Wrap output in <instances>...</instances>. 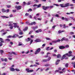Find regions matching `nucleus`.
Here are the masks:
<instances>
[{"label":"nucleus","mask_w":75,"mask_h":75,"mask_svg":"<svg viewBox=\"0 0 75 75\" xmlns=\"http://www.w3.org/2000/svg\"><path fill=\"white\" fill-rule=\"evenodd\" d=\"M74 34V33L73 32H70V34L72 35V34Z\"/></svg>","instance_id":"nucleus-64"},{"label":"nucleus","mask_w":75,"mask_h":75,"mask_svg":"<svg viewBox=\"0 0 75 75\" xmlns=\"http://www.w3.org/2000/svg\"><path fill=\"white\" fill-rule=\"evenodd\" d=\"M62 19L63 20H65L66 21H68L69 20H68V18H64V17H62Z\"/></svg>","instance_id":"nucleus-9"},{"label":"nucleus","mask_w":75,"mask_h":75,"mask_svg":"<svg viewBox=\"0 0 75 75\" xmlns=\"http://www.w3.org/2000/svg\"><path fill=\"white\" fill-rule=\"evenodd\" d=\"M42 61L43 62H47L48 61V60L47 59H44L42 60Z\"/></svg>","instance_id":"nucleus-28"},{"label":"nucleus","mask_w":75,"mask_h":75,"mask_svg":"<svg viewBox=\"0 0 75 75\" xmlns=\"http://www.w3.org/2000/svg\"><path fill=\"white\" fill-rule=\"evenodd\" d=\"M6 13H8V12H9V11H10V10L9 9H7L6 10Z\"/></svg>","instance_id":"nucleus-35"},{"label":"nucleus","mask_w":75,"mask_h":75,"mask_svg":"<svg viewBox=\"0 0 75 75\" xmlns=\"http://www.w3.org/2000/svg\"><path fill=\"white\" fill-rule=\"evenodd\" d=\"M35 25V24H36V22H32L30 24H29V25Z\"/></svg>","instance_id":"nucleus-12"},{"label":"nucleus","mask_w":75,"mask_h":75,"mask_svg":"<svg viewBox=\"0 0 75 75\" xmlns=\"http://www.w3.org/2000/svg\"><path fill=\"white\" fill-rule=\"evenodd\" d=\"M13 24H14V28H19V26L17 25V23H13Z\"/></svg>","instance_id":"nucleus-10"},{"label":"nucleus","mask_w":75,"mask_h":75,"mask_svg":"<svg viewBox=\"0 0 75 75\" xmlns=\"http://www.w3.org/2000/svg\"><path fill=\"white\" fill-rule=\"evenodd\" d=\"M55 27H57V25H54L52 27V28H54Z\"/></svg>","instance_id":"nucleus-60"},{"label":"nucleus","mask_w":75,"mask_h":75,"mask_svg":"<svg viewBox=\"0 0 75 75\" xmlns=\"http://www.w3.org/2000/svg\"><path fill=\"white\" fill-rule=\"evenodd\" d=\"M59 64V62H56V65H58Z\"/></svg>","instance_id":"nucleus-63"},{"label":"nucleus","mask_w":75,"mask_h":75,"mask_svg":"<svg viewBox=\"0 0 75 75\" xmlns=\"http://www.w3.org/2000/svg\"><path fill=\"white\" fill-rule=\"evenodd\" d=\"M41 6V4H39L38 5H37V8H40Z\"/></svg>","instance_id":"nucleus-22"},{"label":"nucleus","mask_w":75,"mask_h":75,"mask_svg":"<svg viewBox=\"0 0 75 75\" xmlns=\"http://www.w3.org/2000/svg\"><path fill=\"white\" fill-rule=\"evenodd\" d=\"M18 46H21V45H23V44H21V42H19L18 43Z\"/></svg>","instance_id":"nucleus-30"},{"label":"nucleus","mask_w":75,"mask_h":75,"mask_svg":"<svg viewBox=\"0 0 75 75\" xmlns=\"http://www.w3.org/2000/svg\"><path fill=\"white\" fill-rule=\"evenodd\" d=\"M28 40L27 39H25L26 41V42L30 41V40H31V38H28Z\"/></svg>","instance_id":"nucleus-20"},{"label":"nucleus","mask_w":75,"mask_h":75,"mask_svg":"<svg viewBox=\"0 0 75 75\" xmlns=\"http://www.w3.org/2000/svg\"><path fill=\"white\" fill-rule=\"evenodd\" d=\"M69 46L68 45H67L65 47V48H69Z\"/></svg>","instance_id":"nucleus-47"},{"label":"nucleus","mask_w":75,"mask_h":75,"mask_svg":"<svg viewBox=\"0 0 75 75\" xmlns=\"http://www.w3.org/2000/svg\"><path fill=\"white\" fill-rule=\"evenodd\" d=\"M68 65H69L68 63H67L65 64V67H66V68H67V67H68Z\"/></svg>","instance_id":"nucleus-26"},{"label":"nucleus","mask_w":75,"mask_h":75,"mask_svg":"<svg viewBox=\"0 0 75 75\" xmlns=\"http://www.w3.org/2000/svg\"><path fill=\"white\" fill-rule=\"evenodd\" d=\"M19 35H18L17 34H15L12 37V38H16V37H19Z\"/></svg>","instance_id":"nucleus-11"},{"label":"nucleus","mask_w":75,"mask_h":75,"mask_svg":"<svg viewBox=\"0 0 75 75\" xmlns=\"http://www.w3.org/2000/svg\"><path fill=\"white\" fill-rule=\"evenodd\" d=\"M9 54L10 55H12L11 54H13L14 55H17V53H16L14 52H12L11 53L9 52Z\"/></svg>","instance_id":"nucleus-17"},{"label":"nucleus","mask_w":75,"mask_h":75,"mask_svg":"<svg viewBox=\"0 0 75 75\" xmlns=\"http://www.w3.org/2000/svg\"><path fill=\"white\" fill-rule=\"evenodd\" d=\"M4 61L5 62H7V58H5L4 59Z\"/></svg>","instance_id":"nucleus-54"},{"label":"nucleus","mask_w":75,"mask_h":75,"mask_svg":"<svg viewBox=\"0 0 75 75\" xmlns=\"http://www.w3.org/2000/svg\"><path fill=\"white\" fill-rule=\"evenodd\" d=\"M0 52H1V54H3L4 52V51L3 50H0Z\"/></svg>","instance_id":"nucleus-32"},{"label":"nucleus","mask_w":75,"mask_h":75,"mask_svg":"<svg viewBox=\"0 0 75 75\" xmlns=\"http://www.w3.org/2000/svg\"><path fill=\"white\" fill-rule=\"evenodd\" d=\"M39 32V33H41V32H42V29H40L38 30Z\"/></svg>","instance_id":"nucleus-39"},{"label":"nucleus","mask_w":75,"mask_h":75,"mask_svg":"<svg viewBox=\"0 0 75 75\" xmlns=\"http://www.w3.org/2000/svg\"><path fill=\"white\" fill-rule=\"evenodd\" d=\"M33 32V31H30L29 33V34H31V33H32V32Z\"/></svg>","instance_id":"nucleus-56"},{"label":"nucleus","mask_w":75,"mask_h":75,"mask_svg":"<svg viewBox=\"0 0 75 75\" xmlns=\"http://www.w3.org/2000/svg\"><path fill=\"white\" fill-rule=\"evenodd\" d=\"M64 30H62L61 31V30H59L58 31V33H59V34H60L62 33H63V32H64Z\"/></svg>","instance_id":"nucleus-19"},{"label":"nucleus","mask_w":75,"mask_h":75,"mask_svg":"<svg viewBox=\"0 0 75 75\" xmlns=\"http://www.w3.org/2000/svg\"><path fill=\"white\" fill-rule=\"evenodd\" d=\"M10 70L11 71H14L15 69L13 68H10Z\"/></svg>","instance_id":"nucleus-18"},{"label":"nucleus","mask_w":75,"mask_h":75,"mask_svg":"<svg viewBox=\"0 0 75 75\" xmlns=\"http://www.w3.org/2000/svg\"><path fill=\"white\" fill-rule=\"evenodd\" d=\"M61 54H58L57 56V58H61Z\"/></svg>","instance_id":"nucleus-21"},{"label":"nucleus","mask_w":75,"mask_h":75,"mask_svg":"<svg viewBox=\"0 0 75 75\" xmlns=\"http://www.w3.org/2000/svg\"><path fill=\"white\" fill-rule=\"evenodd\" d=\"M59 48L60 49H64L65 48V47L64 46H60L59 47Z\"/></svg>","instance_id":"nucleus-14"},{"label":"nucleus","mask_w":75,"mask_h":75,"mask_svg":"<svg viewBox=\"0 0 75 75\" xmlns=\"http://www.w3.org/2000/svg\"><path fill=\"white\" fill-rule=\"evenodd\" d=\"M64 4H60V6H61V7L64 8L67 7H69V3H67L65 4H64Z\"/></svg>","instance_id":"nucleus-2"},{"label":"nucleus","mask_w":75,"mask_h":75,"mask_svg":"<svg viewBox=\"0 0 75 75\" xmlns=\"http://www.w3.org/2000/svg\"><path fill=\"white\" fill-rule=\"evenodd\" d=\"M25 71H27V72H28V73H29V72H32L34 71L33 70H30V69L28 68L26 69Z\"/></svg>","instance_id":"nucleus-5"},{"label":"nucleus","mask_w":75,"mask_h":75,"mask_svg":"<svg viewBox=\"0 0 75 75\" xmlns=\"http://www.w3.org/2000/svg\"><path fill=\"white\" fill-rule=\"evenodd\" d=\"M51 59V57H49L48 58V59H47V61H49L50 59Z\"/></svg>","instance_id":"nucleus-33"},{"label":"nucleus","mask_w":75,"mask_h":75,"mask_svg":"<svg viewBox=\"0 0 75 75\" xmlns=\"http://www.w3.org/2000/svg\"><path fill=\"white\" fill-rule=\"evenodd\" d=\"M11 37H12V36H11V35H9L7 37V38H11Z\"/></svg>","instance_id":"nucleus-31"},{"label":"nucleus","mask_w":75,"mask_h":75,"mask_svg":"<svg viewBox=\"0 0 75 75\" xmlns=\"http://www.w3.org/2000/svg\"><path fill=\"white\" fill-rule=\"evenodd\" d=\"M55 73H57V72H59V70H56L55 71Z\"/></svg>","instance_id":"nucleus-48"},{"label":"nucleus","mask_w":75,"mask_h":75,"mask_svg":"<svg viewBox=\"0 0 75 75\" xmlns=\"http://www.w3.org/2000/svg\"><path fill=\"white\" fill-rule=\"evenodd\" d=\"M54 7V6H49V8H53Z\"/></svg>","instance_id":"nucleus-49"},{"label":"nucleus","mask_w":75,"mask_h":75,"mask_svg":"<svg viewBox=\"0 0 75 75\" xmlns=\"http://www.w3.org/2000/svg\"><path fill=\"white\" fill-rule=\"evenodd\" d=\"M13 22H9V24L8 25V26H10L9 28H10L11 30H12L13 28V25L11 23H13Z\"/></svg>","instance_id":"nucleus-3"},{"label":"nucleus","mask_w":75,"mask_h":75,"mask_svg":"<svg viewBox=\"0 0 75 75\" xmlns=\"http://www.w3.org/2000/svg\"><path fill=\"white\" fill-rule=\"evenodd\" d=\"M44 66H45V67H48V66H50V64H47L45 65Z\"/></svg>","instance_id":"nucleus-42"},{"label":"nucleus","mask_w":75,"mask_h":75,"mask_svg":"<svg viewBox=\"0 0 75 75\" xmlns=\"http://www.w3.org/2000/svg\"><path fill=\"white\" fill-rule=\"evenodd\" d=\"M0 41L1 42H2L3 43H4V40H3V39L2 38H0Z\"/></svg>","instance_id":"nucleus-16"},{"label":"nucleus","mask_w":75,"mask_h":75,"mask_svg":"<svg viewBox=\"0 0 75 75\" xmlns=\"http://www.w3.org/2000/svg\"><path fill=\"white\" fill-rule=\"evenodd\" d=\"M59 70V71H61L62 70V68L61 67H59L58 68Z\"/></svg>","instance_id":"nucleus-58"},{"label":"nucleus","mask_w":75,"mask_h":75,"mask_svg":"<svg viewBox=\"0 0 75 75\" xmlns=\"http://www.w3.org/2000/svg\"><path fill=\"white\" fill-rule=\"evenodd\" d=\"M3 42H0V47H1L3 45Z\"/></svg>","instance_id":"nucleus-38"},{"label":"nucleus","mask_w":75,"mask_h":75,"mask_svg":"<svg viewBox=\"0 0 75 75\" xmlns=\"http://www.w3.org/2000/svg\"><path fill=\"white\" fill-rule=\"evenodd\" d=\"M7 75V73H6V72H5L1 74V75Z\"/></svg>","instance_id":"nucleus-51"},{"label":"nucleus","mask_w":75,"mask_h":75,"mask_svg":"<svg viewBox=\"0 0 75 75\" xmlns=\"http://www.w3.org/2000/svg\"><path fill=\"white\" fill-rule=\"evenodd\" d=\"M63 41H69L68 39L67 38H66L65 37L63 38L61 40V41L62 42Z\"/></svg>","instance_id":"nucleus-7"},{"label":"nucleus","mask_w":75,"mask_h":75,"mask_svg":"<svg viewBox=\"0 0 75 75\" xmlns=\"http://www.w3.org/2000/svg\"><path fill=\"white\" fill-rule=\"evenodd\" d=\"M16 71H20V70L19 69H15Z\"/></svg>","instance_id":"nucleus-53"},{"label":"nucleus","mask_w":75,"mask_h":75,"mask_svg":"<svg viewBox=\"0 0 75 75\" xmlns=\"http://www.w3.org/2000/svg\"><path fill=\"white\" fill-rule=\"evenodd\" d=\"M23 33L22 32H21L19 33V35H23Z\"/></svg>","instance_id":"nucleus-36"},{"label":"nucleus","mask_w":75,"mask_h":75,"mask_svg":"<svg viewBox=\"0 0 75 75\" xmlns=\"http://www.w3.org/2000/svg\"><path fill=\"white\" fill-rule=\"evenodd\" d=\"M5 41H7L8 42H10V39H6L5 40Z\"/></svg>","instance_id":"nucleus-29"},{"label":"nucleus","mask_w":75,"mask_h":75,"mask_svg":"<svg viewBox=\"0 0 75 75\" xmlns=\"http://www.w3.org/2000/svg\"><path fill=\"white\" fill-rule=\"evenodd\" d=\"M55 17H59V15L57 14H56L55 15Z\"/></svg>","instance_id":"nucleus-62"},{"label":"nucleus","mask_w":75,"mask_h":75,"mask_svg":"<svg viewBox=\"0 0 75 75\" xmlns=\"http://www.w3.org/2000/svg\"><path fill=\"white\" fill-rule=\"evenodd\" d=\"M29 15V13H26L25 14V16H28Z\"/></svg>","instance_id":"nucleus-45"},{"label":"nucleus","mask_w":75,"mask_h":75,"mask_svg":"<svg viewBox=\"0 0 75 75\" xmlns=\"http://www.w3.org/2000/svg\"><path fill=\"white\" fill-rule=\"evenodd\" d=\"M42 8L44 10H47V9H48L49 8V6H43Z\"/></svg>","instance_id":"nucleus-6"},{"label":"nucleus","mask_w":75,"mask_h":75,"mask_svg":"<svg viewBox=\"0 0 75 75\" xmlns=\"http://www.w3.org/2000/svg\"><path fill=\"white\" fill-rule=\"evenodd\" d=\"M38 20H39L40 21H41V20H42V18H38Z\"/></svg>","instance_id":"nucleus-59"},{"label":"nucleus","mask_w":75,"mask_h":75,"mask_svg":"<svg viewBox=\"0 0 75 75\" xmlns=\"http://www.w3.org/2000/svg\"><path fill=\"white\" fill-rule=\"evenodd\" d=\"M5 31V29H2L1 30L0 32L1 33H3V32H4Z\"/></svg>","instance_id":"nucleus-24"},{"label":"nucleus","mask_w":75,"mask_h":75,"mask_svg":"<svg viewBox=\"0 0 75 75\" xmlns=\"http://www.w3.org/2000/svg\"><path fill=\"white\" fill-rule=\"evenodd\" d=\"M6 7L7 8H10V7H11V5H7L6 6Z\"/></svg>","instance_id":"nucleus-34"},{"label":"nucleus","mask_w":75,"mask_h":75,"mask_svg":"<svg viewBox=\"0 0 75 75\" xmlns=\"http://www.w3.org/2000/svg\"><path fill=\"white\" fill-rule=\"evenodd\" d=\"M53 20H54V17H52L50 21L51 22H52V21H53Z\"/></svg>","instance_id":"nucleus-41"},{"label":"nucleus","mask_w":75,"mask_h":75,"mask_svg":"<svg viewBox=\"0 0 75 75\" xmlns=\"http://www.w3.org/2000/svg\"><path fill=\"white\" fill-rule=\"evenodd\" d=\"M37 28H38V26H36L35 28H33V30H35V29H37Z\"/></svg>","instance_id":"nucleus-27"},{"label":"nucleus","mask_w":75,"mask_h":75,"mask_svg":"<svg viewBox=\"0 0 75 75\" xmlns=\"http://www.w3.org/2000/svg\"><path fill=\"white\" fill-rule=\"evenodd\" d=\"M2 13H6V10L4 8H3L2 9Z\"/></svg>","instance_id":"nucleus-15"},{"label":"nucleus","mask_w":75,"mask_h":75,"mask_svg":"<svg viewBox=\"0 0 75 75\" xmlns=\"http://www.w3.org/2000/svg\"><path fill=\"white\" fill-rule=\"evenodd\" d=\"M17 9V10H21V6H16L15 7Z\"/></svg>","instance_id":"nucleus-8"},{"label":"nucleus","mask_w":75,"mask_h":75,"mask_svg":"<svg viewBox=\"0 0 75 75\" xmlns=\"http://www.w3.org/2000/svg\"><path fill=\"white\" fill-rule=\"evenodd\" d=\"M61 41V40L58 39V40H56V41H57V42H60V41Z\"/></svg>","instance_id":"nucleus-43"},{"label":"nucleus","mask_w":75,"mask_h":75,"mask_svg":"<svg viewBox=\"0 0 75 75\" xmlns=\"http://www.w3.org/2000/svg\"><path fill=\"white\" fill-rule=\"evenodd\" d=\"M1 59L2 61H4V59L3 58H1Z\"/></svg>","instance_id":"nucleus-61"},{"label":"nucleus","mask_w":75,"mask_h":75,"mask_svg":"<svg viewBox=\"0 0 75 75\" xmlns=\"http://www.w3.org/2000/svg\"><path fill=\"white\" fill-rule=\"evenodd\" d=\"M35 42H41V40H40V39H37L35 40Z\"/></svg>","instance_id":"nucleus-13"},{"label":"nucleus","mask_w":75,"mask_h":75,"mask_svg":"<svg viewBox=\"0 0 75 75\" xmlns=\"http://www.w3.org/2000/svg\"><path fill=\"white\" fill-rule=\"evenodd\" d=\"M66 25H65V24H64V25H63V26H64V27H63V28H66Z\"/></svg>","instance_id":"nucleus-44"},{"label":"nucleus","mask_w":75,"mask_h":75,"mask_svg":"<svg viewBox=\"0 0 75 75\" xmlns=\"http://www.w3.org/2000/svg\"><path fill=\"white\" fill-rule=\"evenodd\" d=\"M46 39L47 40H51V39L50 38H46Z\"/></svg>","instance_id":"nucleus-50"},{"label":"nucleus","mask_w":75,"mask_h":75,"mask_svg":"<svg viewBox=\"0 0 75 75\" xmlns=\"http://www.w3.org/2000/svg\"><path fill=\"white\" fill-rule=\"evenodd\" d=\"M71 56H72V54H69L68 53H67L66 54L63 55L62 58H61V60H63L64 59H68V57H69Z\"/></svg>","instance_id":"nucleus-1"},{"label":"nucleus","mask_w":75,"mask_h":75,"mask_svg":"<svg viewBox=\"0 0 75 75\" xmlns=\"http://www.w3.org/2000/svg\"><path fill=\"white\" fill-rule=\"evenodd\" d=\"M27 29H28V27H26L25 28V29H23V30L24 31H25L27 30Z\"/></svg>","instance_id":"nucleus-23"},{"label":"nucleus","mask_w":75,"mask_h":75,"mask_svg":"<svg viewBox=\"0 0 75 75\" xmlns=\"http://www.w3.org/2000/svg\"><path fill=\"white\" fill-rule=\"evenodd\" d=\"M52 42H54V43H56V42H57V40H53L52 41Z\"/></svg>","instance_id":"nucleus-52"},{"label":"nucleus","mask_w":75,"mask_h":75,"mask_svg":"<svg viewBox=\"0 0 75 75\" xmlns=\"http://www.w3.org/2000/svg\"><path fill=\"white\" fill-rule=\"evenodd\" d=\"M33 42V40H31L30 41V45H31L32 44V43Z\"/></svg>","instance_id":"nucleus-40"},{"label":"nucleus","mask_w":75,"mask_h":75,"mask_svg":"<svg viewBox=\"0 0 75 75\" xmlns=\"http://www.w3.org/2000/svg\"><path fill=\"white\" fill-rule=\"evenodd\" d=\"M35 64H36V65H40V63L38 62H36Z\"/></svg>","instance_id":"nucleus-55"},{"label":"nucleus","mask_w":75,"mask_h":75,"mask_svg":"<svg viewBox=\"0 0 75 75\" xmlns=\"http://www.w3.org/2000/svg\"><path fill=\"white\" fill-rule=\"evenodd\" d=\"M31 4V3L30 2H28V3H26V5H30Z\"/></svg>","instance_id":"nucleus-46"},{"label":"nucleus","mask_w":75,"mask_h":75,"mask_svg":"<svg viewBox=\"0 0 75 75\" xmlns=\"http://www.w3.org/2000/svg\"><path fill=\"white\" fill-rule=\"evenodd\" d=\"M68 54H69V55H72V52L71 51H69L68 52Z\"/></svg>","instance_id":"nucleus-25"},{"label":"nucleus","mask_w":75,"mask_h":75,"mask_svg":"<svg viewBox=\"0 0 75 75\" xmlns=\"http://www.w3.org/2000/svg\"><path fill=\"white\" fill-rule=\"evenodd\" d=\"M32 11V9L30 8L29 9L28 11V12H29V11H30V12H31V11Z\"/></svg>","instance_id":"nucleus-37"},{"label":"nucleus","mask_w":75,"mask_h":75,"mask_svg":"<svg viewBox=\"0 0 75 75\" xmlns=\"http://www.w3.org/2000/svg\"><path fill=\"white\" fill-rule=\"evenodd\" d=\"M13 13H15V12H16V10L15 9L13 10Z\"/></svg>","instance_id":"nucleus-57"},{"label":"nucleus","mask_w":75,"mask_h":75,"mask_svg":"<svg viewBox=\"0 0 75 75\" xmlns=\"http://www.w3.org/2000/svg\"><path fill=\"white\" fill-rule=\"evenodd\" d=\"M41 51V48H38L37 49V50L35 52V55H36V54H38L39 52H40Z\"/></svg>","instance_id":"nucleus-4"}]
</instances>
